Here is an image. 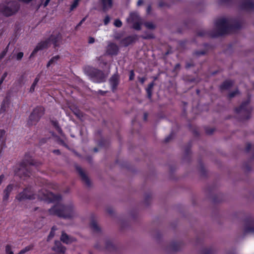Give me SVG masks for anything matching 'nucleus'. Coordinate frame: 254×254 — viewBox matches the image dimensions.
<instances>
[{"instance_id": "f257e3e1", "label": "nucleus", "mask_w": 254, "mask_h": 254, "mask_svg": "<svg viewBox=\"0 0 254 254\" xmlns=\"http://www.w3.org/2000/svg\"><path fill=\"white\" fill-rule=\"evenodd\" d=\"M49 212L51 214L57 215L65 219H72L77 216L78 213L72 203L64 205L58 204L51 208Z\"/></svg>"}, {"instance_id": "f03ea898", "label": "nucleus", "mask_w": 254, "mask_h": 254, "mask_svg": "<svg viewBox=\"0 0 254 254\" xmlns=\"http://www.w3.org/2000/svg\"><path fill=\"white\" fill-rule=\"evenodd\" d=\"M234 21L226 18H221L217 20L215 23L217 30V35H222L229 33L233 28Z\"/></svg>"}, {"instance_id": "7ed1b4c3", "label": "nucleus", "mask_w": 254, "mask_h": 254, "mask_svg": "<svg viewBox=\"0 0 254 254\" xmlns=\"http://www.w3.org/2000/svg\"><path fill=\"white\" fill-rule=\"evenodd\" d=\"M19 9V4L16 1H6L0 5V12L5 16L15 14Z\"/></svg>"}, {"instance_id": "20e7f679", "label": "nucleus", "mask_w": 254, "mask_h": 254, "mask_svg": "<svg viewBox=\"0 0 254 254\" xmlns=\"http://www.w3.org/2000/svg\"><path fill=\"white\" fill-rule=\"evenodd\" d=\"M44 114V108L42 107L36 108L29 116L28 124L32 125L37 123Z\"/></svg>"}, {"instance_id": "39448f33", "label": "nucleus", "mask_w": 254, "mask_h": 254, "mask_svg": "<svg viewBox=\"0 0 254 254\" xmlns=\"http://www.w3.org/2000/svg\"><path fill=\"white\" fill-rule=\"evenodd\" d=\"M36 198V195L33 194V190L31 188H26L23 192L18 194L16 198L20 200H23L25 199H34Z\"/></svg>"}, {"instance_id": "423d86ee", "label": "nucleus", "mask_w": 254, "mask_h": 254, "mask_svg": "<svg viewBox=\"0 0 254 254\" xmlns=\"http://www.w3.org/2000/svg\"><path fill=\"white\" fill-rule=\"evenodd\" d=\"M127 21L132 23L133 27L135 29H140V26L142 23V21L136 12L130 13L129 17L127 19Z\"/></svg>"}, {"instance_id": "0eeeda50", "label": "nucleus", "mask_w": 254, "mask_h": 254, "mask_svg": "<svg viewBox=\"0 0 254 254\" xmlns=\"http://www.w3.org/2000/svg\"><path fill=\"white\" fill-rule=\"evenodd\" d=\"M105 76L102 71L94 69L91 73V80L95 82H101L104 81Z\"/></svg>"}, {"instance_id": "6e6552de", "label": "nucleus", "mask_w": 254, "mask_h": 254, "mask_svg": "<svg viewBox=\"0 0 254 254\" xmlns=\"http://www.w3.org/2000/svg\"><path fill=\"white\" fill-rule=\"evenodd\" d=\"M38 198L40 199L47 200L49 201H53L59 199L60 197L55 195L53 193L50 192H46V193H42V194H39Z\"/></svg>"}, {"instance_id": "1a4fd4ad", "label": "nucleus", "mask_w": 254, "mask_h": 254, "mask_svg": "<svg viewBox=\"0 0 254 254\" xmlns=\"http://www.w3.org/2000/svg\"><path fill=\"white\" fill-rule=\"evenodd\" d=\"M119 51V48L117 45L114 43H110L107 48V53L109 55H117Z\"/></svg>"}, {"instance_id": "9d476101", "label": "nucleus", "mask_w": 254, "mask_h": 254, "mask_svg": "<svg viewBox=\"0 0 254 254\" xmlns=\"http://www.w3.org/2000/svg\"><path fill=\"white\" fill-rule=\"evenodd\" d=\"M57 254H66L65 249L59 241L55 242V246L53 248Z\"/></svg>"}, {"instance_id": "9b49d317", "label": "nucleus", "mask_w": 254, "mask_h": 254, "mask_svg": "<svg viewBox=\"0 0 254 254\" xmlns=\"http://www.w3.org/2000/svg\"><path fill=\"white\" fill-rule=\"evenodd\" d=\"M13 186L12 185H8L3 190V201H7L9 194L13 190Z\"/></svg>"}, {"instance_id": "f8f14e48", "label": "nucleus", "mask_w": 254, "mask_h": 254, "mask_svg": "<svg viewBox=\"0 0 254 254\" xmlns=\"http://www.w3.org/2000/svg\"><path fill=\"white\" fill-rule=\"evenodd\" d=\"M136 39V36H128L121 41V44L123 46H127L133 42Z\"/></svg>"}, {"instance_id": "ddd939ff", "label": "nucleus", "mask_w": 254, "mask_h": 254, "mask_svg": "<svg viewBox=\"0 0 254 254\" xmlns=\"http://www.w3.org/2000/svg\"><path fill=\"white\" fill-rule=\"evenodd\" d=\"M110 83L113 90L116 89L119 83V77L117 75H113L110 80Z\"/></svg>"}, {"instance_id": "4468645a", "label": "nucleus", "mask_w": 254, "mask_h": 254, "mask_svg": "<svg viewBox=\"0 0 254 254\" xmlns=\"http://www.w3.org/2000/svg\"><path fill=\"white\" fill-rule=\"evenodd\" d=\"M61 241L65 243V244H69L72 243V242L74 241L75 240L72 238H69L68 235H67L64 232L62 233L61 238Z\"/></svg>"}, {"instance_id": "2eb2a0df", "label": "nucleus", "mask_w": 254, "mask_h": 254, "mask_svg": "<svg viewBox=\"0 0 254 254\" xmlns=\"http://www.w3.org/2000/svg\"><path fill=\"white\" fill-rule=\"evenodd\" d=\"M47 46V43L46 42H42L39 43L37 47L35 48V49L32 52L31 56H33L35 54H36L39 50H42Z\"/></svg>"}, {"instance_id": "dca6fc26", "label": "nucleus", "mask_w": 254, "mask_h": 254, "mask_svg": "<svg viewBox=\"0 0 254 254\" xmlns=\"http://www.w3.org/2000/svg\"><path fill=\"white\" fill-rule=\"evenodd\" d=\"M254 6V3L251 0H247L245 1L242 4V8L249 9Z\"/></svg>"}, {"instance_id": "f3484780", "label": "nucleus", "mask_w": 254, "mask_h": 254, "mask_svg": "<svg viewBox=\"0 0 254 254\" xmlns=\"http://www.w3.org/2000/svg\"><path fill=\"white\" fill-rule=\"evenodd\" d=\"M103 9L108 10L112 6V0H102Z\"/></svg>"}, {"instance_id": "a211bd4d", "label": "nucleus", "mask_w": 254, "mask_h": 254, "mask_svg": "<svg viewBox=\"0 0 254 254\" xmlns=\"http://www.w3.org/2000/svg\"><path fill=\"white\" fill-rule=\"evenodd\" d=\"M79 173L83 181H84L87 185H89V180L86 174L81 169L79 170Z\"/></svg>"}, {"instance_id": "6ab92c4d", "label": "nucleus", "mask_w": 254, "mask_h": 254, "mask_svg": "<svg viewBox=\"0 0 254 254\" xmlns=\"http://www.w3.org/2000/svg\"><path fill=\"white\" fill-rule=\"evenodd\" d=\"M246 232H254V223L253 222H250L248 223L245 226Z\"/></svg>"}, {"instance_id": "aec40b11", "label": "nucleus", "mask_w": 254, "mask_h": 254, "mask_svg": "<svg viewBox=\"0 0 254 254\" xmlns=\"http://www.w3.org/2000/svg\"><path fill=\"white\" fill-rule=\"evenodd\" d=\"M90 227L92 230L95 232H98L100 230V227L98 225L96 221L92 220L90 223Z\"/></svg>"}, {"instance_id": "412c9836", "label": "nucleus", "mask_w": 254, "mask_h": 254, "mask_svg": "<svg viewBox=\"0 0 254 254\" xmlns=\"http://www.w3.org/2000/svg\"><path fill=\"white\" fill-rule=\"evenodd\" d=\"M233 82L232 81L227 80L225 81L221 85V88L224 89H227L230 86H231L233 85Z\"/></svg>"}, {"instance_id": "4be33fe9", "label": "nucleus", "mask_w": 254, "mask_h": 254, "mask_svg": "<svg viewBox=\"0 0 254 254\" xmlns=\"http://www.w3.org/2000/svg\"><path fill=\"white\" fill-rule=\"evenodd\" d=\"M59 56H55V57H54L53 58H52L50 60V61L49 62V63H48L47 64V66H49L50 65H51L52 64H54L59 59Z\"/></svg>"}, {"instance_id": "5701e85b", "label": "nucleus", "mask_w": 254, "mask_h": 254, "mask_svg": "<svg viewBox=\"0 0 254 254\" xmlns=\"http://www.w3.org/2000/svg\"><path fill=\"white\" fill-rule=\"evenodd\" d=\"M153 83H151L149 84L148 88L146 89L148 97L150 98L151 96V90L153 87Z\"/></svg>"}, {"instance_id": "b1692460", "label": "nucleus", "mask_w": 254, "mask_h": 254, "mask_svg": "<svg viewBox=\"0 0 254 254\" xmlns=\"http://www.w3.org/2000/svg\"><path fill=\"white\" fill-rule=\"evenodd\" d=\"M39 80V79L38 77H36L35 79L34 82L33 83V84H32V85L30 87V92H32L34 91L35 88L37 83L38 82Z\"/></svg>"}, {"instance_id": "393cba45", "label": "nucleus", "mask_w": 254, "mask_h": 254, "mask_svg": "<svg viewBox=\"0 0 254 254\" xmlns=\"http://www.w3.org/2000/svg\"><path fill=\"white\" fill-rule=\"evenodd\" d=\"M248 103H249V101H247L246 102L242 103V104L241 105V106L240 107V109H239L238 112L245 111L246 110H247V104H248Z\"/></svg>"}, {"instance_id": "a878e982", "label": "nucleus", "mask_w": 254, "mask_h": 254, "mask_svg": "<svg viewBox=\"0 0 254 254\" xmlns=\"http://www.w3.org/2000/svg\"><path fill=\"white\" fill-rule=\"evenodd\" d=\"M32 249V247L30 246H27L23 249L21 250L19 253L17 254H24L26 252L29 251Z\"/></svg>"}, {"instance_id": "bb28decb", "label": "nucleus", "mask_w": 254, "mask_h": 254, "mask_svg": "<svg viewBox=\"0 0 254 254\" xmlns=\"http://www.w3.org/2000/svg\"><path fill=\"white\" fill-rule=\"evenodd\" d=\"M56 230V229L55 228V227L52 228L51 231L48 236V240H50L54 236Z\"/></svg>"}, {"instance_id": "cd10ccee", "label": "nucleus", "mask_w": 254, "mask_h": 254, "mask_svg": "<svg viewBox=\"0 0 254 254\" xmlns=\"http://www.w3.org/2000/svg\"><path fill=\"white\" fill-rule=\"evenodd\" d=\"M144 24L146 27L148 29H151L154 28L155 27V25L152 22H146Z\"/></svg>"}, {"instance_id": "c85d7f7f", "label": "nucleus", "mask_w": 254, "mask_h": 254, "mask_svg": "<svg viewBox=\"0 0 254 254\" xmlns=\"http://www.w3.org/2000/svg\"><path fill=\"white\" fill-rule=\"evenodd\" d=\"M79 0H74L72 4L71 5L70 10H72L75 8L78 5V3Z\"/></svg>"}, {"instance_id": "c756f323", "label": "nucleus", "mask_w": 254, "mask_h": 254, "mask_svg": "<svg viewBox=\"0 0 254 254\" xmlns=\"http://www.w3.org/2000/svg\"><path fill=\"white\" fill-rule=\"evenodd\" d=\"M114 25L117 27H120L122 25V23L120 20L116 19L114 22Z\"/></svg>"}, {"instance_id": "7c9ffc66", "label": "nucleus", "mask_w": 254, "mask_h": 254, "mask_svg": "<svg viewBox=\"0 0 254 254\" xmlns=\"http://www.w3.org/2000/svg\"><path fill=\"white\" fill-rule=\"evenodd\" d=\"M23 56V53L22 52H19L16 55V59L17 60H20Z\"/></svg>"}, {"instance_id": "2f4dec72", "label": "nucleus", "mask_w": 254, "mask_h": 254, "mask_svg": "<svg viewBox=\"0 0 254 254\" xmlns=\"http://www.w3.org/2000/svg\"><path fill=\"white\" fill-rule=\"evenodd\" d=\"M110 18L109 16H106L104 20L105 25H107L110 22Z\"/></svg>"}, {"instance_id": "473e14b6", "label": "nucleus", "mask_w": 254, "mask_h": 254, "mask_svg": "<svg viewBox=\"0 0 254 254\" xmlns=\"http://www.w3.org/2000/svg\"><path fill=\"white\" fill-rule=\"evenodd\" d=\"M50 1V0H46L44 2H43V3L41 4V5H42L44 7H45L48 5Z\"/></svg>"}, {"instance_id": "72a5a7b5", "label": "nucleus", "mask_w": 254, "mask_h": 254, "mask_svg": "<svg viewBox=\"0 0 254 254\" xmlns=\"http://www.w3.org/2000/svg\"><path fill=\"white\" fill-rule=\"evenodd\" d=\"M134 76V72L132 70L130 72L129 80H131L133 79Z\"/></svg>"}, {"instance_id": "f704fd0d", "label": "nucleus", "mask_w": 254, "mask_h": 254, "mask_svg": "<svg viewBox=\"0 0 254 254\" xmlns=\"http://www.w3.org/2000/svg\"><path fill=\"white\" fill-rule=\"evenodd\" d=\"M95 42V39L93 37H89L88 39V43L89 44H92Z\"/></svg>"}, {"instance_id": "c9c22d12", "label": "nucleus", "mask_w": 254, "mask_h": 254, "mask_svg": "<svg viewBox=\"0 0 254 254\" xmlns=\"http://www.w3.org/2000/svg\"><path fill=\"white\" fill-rule=\"evenodd\" d=\"M237 94H238V90H236L235 92L231 93L230 94V97H233L235 96V95Z\"/></svg>"}, {"instance_id": "e433bc0d", "label": "nucleus", "mask_w": 254, "mask_h": 254, "mask_svg": "<svg viewBox=\"0 0 254 254\" xmlns=\"http://www.w3.org/2000/svg\"><path fill=\"white\" fill-rule=\"evenodd\" d=\"M5 134V131L3 130H0V139Z\"/></svg>"}, {"instance_id": "4c0bfd02", "label": "nucleus", "mask_w": 254, "mask_h": 254, "mask_svg": "<svg viewBox=\"0 0 254 254\" xmlns=\"http://www.w3.org/2000/svg\"><path fill=\"white\" fill-rule=\"evenodd\" d=\"M86 18H84L82 19V20L77 24V25L76 27V28H77L78 26H80L82 23L85 21Z\"/></svg>"}, {"instance_id": "58836bf2", "label": "nucleus", "mask_w": 254, "mask_h": 254, "mask_svg": "<svg viewBox=\"0 0 254 254\" xmlns=\"http://www.w3.org/2000/svg\"><path fill=\"white\" fill-rule=\"evenodd\" d=\"M143 38L145 39L152 38H153V36L152 35V34H149L147 36H144Z\"/></svg>"}, {"instance_id": "ea45409f", "label": "nucleus", "mask_w": 254, "mask_h": 254, "mask_svg": "<svg viewBox=\"0 0 254 254\" xmlns=\"http://www.w3.org/2000/svg\"><path fill=\"white\" fill-rule=\"evenodd\" d=\"M143 3V1L142 0H139L137 2V5L139 6Z\"/></svg>"}, {"instance_id": "a19ab883", "label": "nucleus", "mask_w": 254, "mask_h": 254, "mask_svg": "<svg viewBox=\"0 0 254 254\" xmlns=\"http://www.w3.org/2000/svg\"><path fill=\"white\" fill-rule=\"evenodd\" d=\"M7 72H4L3 75H2V77H3L4 78H6V77L7 76Z\"/></svg>"}, {"instance_id": "79ce46f5", "label": "nucleus", "mask_w": 254, "mask_h": 254, "mask_svg": "<svg viewBox=\"0 0 254 254\" xmlns=\"http://www.w3.org/2000/svg\"><path fill=\"white\" fill-rule=\"evenodd\" d=\"M140 81L142 83H143L144 82V79L143 78H141Z\"/></svg>"}, {"instance_id": "37998d69", "label": "nucleus", "mask_w": 254, "mask_h": 254, "mask_svg": "<svg viewBox=\"0 0 254 254\" xmlns=\"http://www.w3.org/2000/svg\"><path fill=\"white\" fill-rule=\"evenodd\" d=\"M75 114L76 115V116H78V117H80V113H75Z\"/></svg>"}, {"instance_id": "c03bdc74", "label": "nucleus", "mask_w": 254, "mask_h": 254, "mask_svg": "<svg viewBox=\"0 0 254 254\" xmlns=\"http://www.w3.org/2000/svg\"><path fill=\"white\" fill-rule=\"evenodd\" d=\"M150 10V7H148L147 8V12H149V10Z\"/></svg>"}, {"instance_id": "a18cd8bd", "label": "nucleus", "mask_w": 254, "mask_h": 254, "mask_svg": "<svg viewBox=\"0 0 254 254\" xmlns=\"http://www.w3.org/2000/svg\"><path fill=\"white\" fill-rule=\"evenodd\" d=\"M4 79H5V78H4L3 77L1 76V79L3 81Z\"/></svg>"}, {"instance_id": "49530a36", "label": "nucleus", "mask_w": 254, "mask_h": 254, "mask_svg": "<svg viewBox=\"0 0 254 254\" xmlns=\"http://www.w3.org/2000/svg\"><path fill=\"white\" fill-rule=\"evenodd\" d=\"M2 82H3L2 80L0 79V84H1Z\"/></svg>"}, {"instance_id": "de8ad7c7", "label": "nucleus", "mask_w": 254, "mask_h": 254, "mask_svg": "<svg viewBox=\"0 0 254 254\" xmlns=\"http://www.w3.org/2000/svg\"><path fill=\"white\" fill-rule=\"evenodd\" d=\"M54 152L58 153V152H59V150H55Z\"/></svg>"}, {"instance_id": "09e8293b", "label": "nucleus", "mask_w": 254, "mask_h": 254, "mask_svg": "<svg viewBox=\"0 0 254 254\" xmlns=\"http://www.w3.org/2000/svg\"><path fill=\"white\" fill-rule=\"evenodd\" d=\"M57 41H58V40H55V41H54L55 45L56 44V43H57Z\"/></svg>"}, {"instance_id": "8fccbe9b", "label": "nucleus", "mask_w": 254, "mask_h": 254, "mask_svg": "<svg viewBox=\"0 0 254 254\" xmlns=\"http://www.w3.org/2000/svg\"><path fill=\"white\" fill-rule=\"evenodd\" d=\"M54 125H55V126H56V122H55V123H54Z\"/></svg>"}]
</instances>
